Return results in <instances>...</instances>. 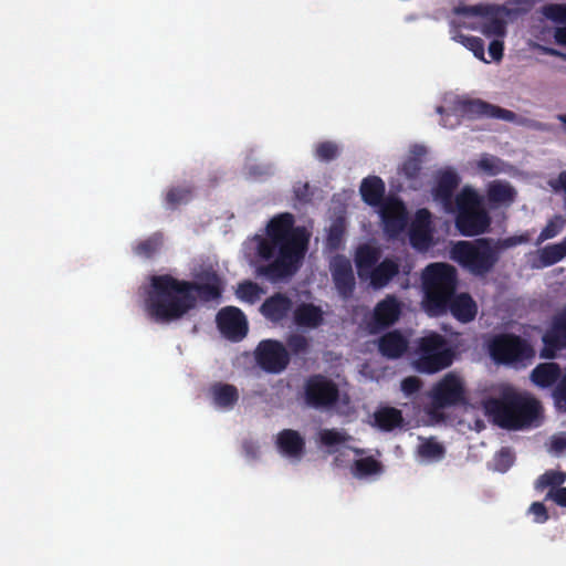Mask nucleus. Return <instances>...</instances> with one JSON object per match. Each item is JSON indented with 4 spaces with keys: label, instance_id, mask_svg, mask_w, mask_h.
Listing matches in <instances>:
<instances>
[{
    "label": "nucleus",
    "instance_id": "f257e3e1",
    "mask_svg": "<svg viewBox=\"0 0 566 566\" xmlns=\"http://www.w3.org/2000/svg\"><path fill=\"white\" fill-rule=\"evenodd\" d=\"M223 289V281L214 271L202 272L197 281L179 280L170 274L153 275L146 311L157 323H171L196 308L198 302L218 301Z\"/></svg>",
    "mask_w": 566,
    "mask_h": 566
},
{
    "label": "nucleus",
    "instance_id": "f03ea898",
    "mask_svg": "<svg viewBox=\"0 0 566 566\" xmlns=\"http://www.w3.org/2000/svg\"><path fill=\"white\" fill-rule=\"evenodd\" d=\"M311 234L304 227H295L290 212L274 216L266 226L265 237H258V254L266 265L256 269L259 276L275 283L294 276L303 265Z\"/></svg>",
    "mask_w": 566,
    "mask_h": 566
},
{
    "label": "nucleus",
    "instance_id": "7ed1b4c3",
    "mask_svg": "<svg viewBox=\"0 0 566 566\" xmlns=\"http://www.w3.org/2000/svg\"><path fill=\"white\" fill-rule=\"evenodd\" d=\"M423 311L431 317L446 315L447 302L457 292L459 276L457 269L448 263H431L421 275Z\"/></svg>",
    "mask_w": 566,
    "mask_h": 566
},
{
    "label": "nucleus",
    "instance_id": "20e7f679",
    "mask_svg": "<svg viewBox=\"0 0 566 566\" xmlns=\"http://www.w3.org/2000/svg\"><path fill=\"white\" fill-rule=\"evenodd\" d=\"M485 410L500 427L517 430L535 424L542 407L536 399L512 391L488 400Z\"/></svg>",
    "mask_w": 566,
    "mask_h": 566
},
{
    "label": "nucleus",
    "instance_id": "39448f33",
    "mask_svg": "<svg viewBox=\"0 0 566 566\" xmlns=\"http://www.w3.org/2000/svg\"><path fill=\"white\" fill-rule=\"evenodd\" d=\"M451 258L475 276L490 273L500 260L493 238L458 241L451 249Z\"/></svg>",
    "mask_w": 566,
    "mask_h": 566
},
{
    "label": "nucleus",
    "instance_id": "423d86ee",
    "mask_svg": "<svg viewBox=\"0 0 566 566\" xmlns=\"http://www.w3.org/2000/svg\"><path fill=\"white\" fill-rule=\"evenodd\" d=\"M455 203V228L462 235L475 237L489 231L491 218L474 190L464 189L457 197Z\"/></svg>",
    "mask_w": 566,
    "mask_h": 566
},
{
    "label": "nucleus",
    "instance_id": "0eeeda50",
    "mask_svg": "<svg viewBox=\"0 0 566 566\" xmlns=\"http://www.w3.org/2000/svg\"><path fill=\"white\" fill-rule=\"evenodd\" d=\"M415 368L424 374H434L448 368L453 361V352L447 339L438 334L430 333L418 342Z\"/></svg>",
    "mask_w": 566,
    "mask_h": 566
},
{
    "label": "nucleus",
    "instance_id": "6e6552de",
    "mask_svg": "<svg viewBox=\"0 0 566 566\" xmlns=\"http://www.w3.org/2000/svg\"><path fill=\"white\" fill-rule=\"evenodd\" d=\"M493 359L500 364L526 366L535 357V349L524 338L515 334L497 336L490 345Z\"/></svg>",
    "mask_w": 566,
    "mask_h": 566
},
{
    "label": "nucleus",
    "instance_id": "1a4fd4ad",
    "mask_svg": "<svg viewBox=\"0 0 566 566\" xmlns=\"http://www.w3.org/2000/svg\"><path fill=\"white\" fill-rule=\"evenodd\" d=\"M430 403L428 412L436 415L449 407L458 406L465 401L464 384L455 373L446 374L429 392Z\"/></svg>",
    "mask_w": 566,
    "mask_h": 566
},
{
    "label": "nucleus",
    "instance_id": "9d476101",
    "mask_svg": "<svg viewBox=\"0 0 566 566\" xmlns=\"http://www.w3.org/2000/svg\"><path fill=\"white\" fill-rule=\"evenodd\" d=\"M305 402L315 409L329 408L337 403L339 389L331 378L316 374L310 376L304 385Z\"/></svg>",
    "mask_w": 566,
    "mask_h": 566
},
{
    "label": "nucleus",
    "instance_id": "9b49d317",
    "mask_svg": "<svg viewBox=\"0 0 566 566\" xmlns=\"http://www.w3.org/2000/svg\"><path fill=\"white\" fill-rule=\"evenodd\" d=\"M256 365L268 374H280L286 369L291 357L287 348L276 339H263L254 349Z\"/></svg>",
    "mask_w": 566,
    "mask_h": 566
},
{
    "label": "nucleus",
    "instance_id": "f8f14e48",
    "mask_svg": "<svg viewBox=\"0 0 566 566\" xmlns=\"http://www.w3.org/2000/svg\"><path fill=\"white\" fill-rule=\"evenodd\" d=\"M542 343L539 357L544 359H554L559 352L566 349V303L559 312L553 315L542 336Z\"/></svg>",
    "mask_w": 566,
    "mask_h": 566
},
{
    "label": "nucleus",
    "instance_id": "ddd939ff",
    "mask_svg": "<svg viewBox=\"0 0 566 566\" xmlns=\"http://www.w3.org/2000/svg\"><path fill=\"white\" fill-rule=\"evenodd\" d=\"M455 109L469 118L486 117L499 118L506 122H513L516 118V114L514 112L490 104L479 98L459 99L455 103Z\"/></svg>",
    "mask_w": 566,
    "mask_h": 566
},
{
    "label": "nucleus",
    "instance_id": "4468645a",
    "mask_svg": "<svg viewBox=\"0 0 566 566\" xmlns=\"http://www.w3.org/2000/svg\"><path fill=\"white\" fill-rule=\"evenodd\" d=\"M216 323L221 334L230 340H241L248 334V322L244 313L235 306L221 308Z\"/></svg>",
    "mask_w": 566,
    "mask_h": 566
},
{
    "label": "nucleus",
    "instance_id": "2eb2a0df",
    "mask_svg": "<svg viewBox=\"0 0 566 566\" xmlns=\"http://www.w3.org/2000/svg\"><path fill=\"white\" fill-rule=\"evenodd\" d=\"M379 212L385 233L389 238H397L405 230L408 221L403 202L397 198H387Z\"/></svg>",
    "mask_w": 566,
    "mask_h": 566
},
{
    "label": "nucleus",
    "instance_id": "dca6fc26",
    "mask_svg": "<svg viewBox=\"0 0 566 566\" xmlns=\"http://www.w3.org/2000/svg\"><path fill=\"white\" fill-rule=\"evenodd\" d=\"M331 273L338 294L343 298L350 297L356 286L350 261L344 255L335 256L331 264Z\"/></svg>",
    "mask_w": 566,
    "mask_h": 566
},
{
    "label": "nucleus",
    "instance_id": "f3484780",
    "mask_svg": "<svg viewBox=\"0 0 566 566\" xmlns=\"http://www.w3.org/2000/svg\"><path fill=\"white\" fill-rule=\"evenodd\" d=\"M450 313L453 318L462 324L471 323L478 314V304L473 297L467 293H454L447 302L446 314Z\"/></svg>",
    "mask_w": 566,
    "mask_h": 566
},
{
    "label": "nucleus",
    "instance_id": "a211bd4d",
    "mask_svg": "<svg viewBox=\"0 0 566 566\" xmlns=\"http://www.w3.org/2000/svg\"><path fill=\"white\" fill-rule=\"evenodd\" d=\"M382 251L379 247L370 243L359 244L354 253V263L357 275L361 281H366L368 273L381 260Z\"/></svg>",
    "mask_w": 566,
    "mask_h": 566
},
{
    "label": "nucleus",
    "instance_id": "6ab92c4d",
    "mask_svg": "<svg viewBox=\"0 0 566 566\" xmlns=\"http://www.w3.org/2000/svg\"><path fill=\"white\" fill-rule=\"evenodd\" d=\"M379 354L387 359H398L405 355L409 340L398 329L385 333L377 342Z\"/></svg>",
    "mask_w": 566,
    "mask_h": 566
},
{
    "label": "nucleus",
    "instance_id": "aec40b11",
    "mask_svg": "<svg viewBox=\"0 0 566 566\" xmlns=\"http://www.w3.org/2000/svg\"><path fill=\"white\" fill-rule=\"evenodd\" d=\"M400 264L395 258H385L380 260L366 276V281L376 289H384L399 274Z\"/></svg>",
    "mask_w": 566,
    "mask_h": 566
},
{
    "label": "nucleus",
    "instance_id": "412c9836",
    "mask_svg": "<svg viewBox=\"0 0 566 566\" xmlns=\"http://www.w3.org/2000/svg\"><path fill=\"white\" fill-rule=\"evenodd\" d=\"M292 306V300L285 294L277 292L263 302L260 312L270 322L280 323L287 317Z\"/></svg>",
    "mask_w": 566,
    "mask_h": 566
},
{
    "label": "nucleus",
    "instance_id": "4be33fe9",
    "mask_svg": "<svg viewBox=\"0 0 566 566\" xmlns=\"http://www.w3.org/2000/svg\"><path fill=\"white\" fill-rule=\"evenodd\" d=\"M401 306L394 295L386 296L374 310V324L384 329L394 325L400 317Z\"/></svg>",
    "mask_w": 566,
    "mask_h": 566
},
{
    "label": "nucleus",
    "instance_id": "5701e85b",
    "mask_svg": "<svg viewBox=\"0 0 566 566\" xmlns=\"http://www.w3.org/2000/svg\"><path fill=\"white\" fill-rule=\"evenodd\" d=\"M429 149L422 144L410 145L407 156L399 167V175L418 177L422 166L428 161Z\"/></svg>",
    "mask_w": 566,
    "mask_h": 566
},
{
    "label": "nucleus",
    "instance_id": "b1692460",
    "mask_svg": "<svg viewBox=\"0 0 566 566\" xmlns=\"http://www.w3.org/2000/svg\"><path fill=\"white\" fill-rule=\"evenodd\" d=\"M277 448L290 458H301L305 450L304 438L293 429H284L277 434Z\"/></svg>",
    "mask_w": 566,
    "mask_h": 566
},
{
    "label": "nucleus",
    "instance_id": "393cba45",
    "mask_svg": "<svg viewBox=\"0 0 566 566\" xmlns=\"http://www.w3.org/2000/svg\"><path fill=\"white\" fill-rule=\"evenodd\" d=\"M293 318L298 327L317 328L323 324L324 313L313 303H302L294 310Z\"/></svg>",
    "mask_w": 566,
    "mask_h": 566
},
{
    "label": "nucleus",
    "instance_id": "a878e982",
    "mask_svg": "<svg viewBox=\"0 0 566 566\" xmlns=\"http://www.w3.org/2000/svg\"><path fill=\"white\" fill-rule=\"evenodd\" d=\"M562 370L557 363L538 364L531 373V380L541 388H548L560 378Z\"/></svg>",
    "mask_w": 566,
    "mask_h": 566
},
{
    "label": "nucleus",
    "instance_id": "bb28decb",
    "mask_svg": "<svg viewBox=\"0 0 566 566\" xmlns=\"http://www.w3.org/2000/svg\"><path fill=\"white\" fill-rule=\"evenodd\" d=\"M363 200L373 207H381L385 199V184L382 179H363L360 185Z\"/></svg>",
    "mask_w": 566,
    "mask_h": 566
},
{
    "label": "nucleus",
    "instance_id": "cd10ccee",
    "mask_svg": "<svg viewBox=\"0 0 566 566\" xmlns=\"http://www.w3.org/2000/svg\"><path fill=\"white\" fill-rule=\"evenodd\" d=\"M344 147L340 143L332 139H324L313 145V157L315 160L329 164L337 160L343 154Z\"/></svg>",
    "mask_w": 566,
    "mask_h": 566
},
{
    "label": "nucleus",
    "instance_id": "c85d7f7f",
    "mask_svg": "<svg viewBox=\"0 0 566 566\" xmlns=\"http://www.w3.org/2000/svg\"><path fill=\"white\" fill-rule=\"evenodd\" d=\"M211 395L216 406L224 409L232 408L239 400V392L235 386L217 382L211 386Z\"/></svg>",
    "mask_w": 566,
    "mask_h": 566
},
{
    "label": "nucleus",
    "instance_id": "c756f323",
    "mask_svg": "<svg viewBox=\"0 0 566 566\" xmlns=\"http://www.w3.org/2000/svg\"><path fill=\"white\" fill-rule=\"evenodd\" d=\"M375 423L381 430L391 431L401 426L403 418L399 409L394 407H384L374 415Z\"/></svg>",
    "mask_w": 566,
    "mask_h": 566
},
{
    "label": "nucleus",
    "instance_id": "7c9ffc66",
    "mask_svg": "<svg viewBox=\"0 0 566 566\" xmlns=\"http://www.w3.org/2000/svg\"><path fill=\"white\" fill-rule=\"evenodd\" d=\"M193 198V189L191 187H172L165 197L166 207L176 210L182 205L189 203Z\"/></svg>",
    "mask_w": 566,
    "mask_h": 566
},
{
    "label": "nucleus",
    "instance_id": "2f4dec72",
    "mask_svg": "<svg viewBox=\"0 0 566 566\" xmlns=\"http://www.w3.org/2000/svg\"><path fill=\"white\" fill-rule=\"evenodd\" d=\"M476 167L488 175H500V174H510L511 166L504 163L502 159L489 155L483 154L481 158L476 161Z\"/></svg>",
    "mask_w": 566,
    "mask_h": 566
},
{
    "label": "nucleus",
    "instance_id": "473e14b6",
    "mask_svg": "<svg viewBox=\"0 0 566 566\" xmlns=\"http://www.w3.org/2000/svg\"><path fill=\"white\" fill-rule=\"evenodd\" d=\"M515 190L507 184L494 182L490 186L488 198L493 203H509L514 200Z\"/></svg>",
    "mask_w": 566,
    "mask_h": 566
},
{
    "label": "nucleus",
    "instance_id": "72a5a7b5",
    "mask_svg": "<svg viewBox=\"0 0 566 566\" xmlns=\"http://www.w3.org/2000/svg\"><path fill=\"white\" fill-rule=\"evenodd\" d=\"M566 481V473L564 471L547 470L535 482V489L543 491L546 488L549 490L557 489Z\"/></svg>",
    "mask_w": 566,
    "mask_h": 566
},
{
    "label": "nucleus",
    "instance_id": "f704fd0d",
    "mask_svg": "<svg viewBox=\"0 0 566 566\" xmlns=\"http://www.w3.org/2000/svg\"><path fill=\"white\" fill-rule=\"evenodd\" d=\"M262 293H264L263 289L250 280L239 283L235 291L238 298L250 304H254Z\"/></svg>",
    "mask_w": 566,
    "mask_h": 566
},
{
    "label": "nucleus",
    "instance_id": "c9c22d12",
    "mask_svg": "<svg viewBox=\"0 0 566 566\" xmlns=\"http://www.w3.org/2000/svg\"><path fill=\"white\" fill-rule=\"evenodd\" d=\"M409 241L419 251L428 250L432 244V229L410 228Z\"/></svg>",
    "mask_w": 566,
    "mask_h": 566
},
{
    "label": "nucleus",
    "instance_id": "e433bc0d",
    "mask_svg": "<svg viewBox=\"0 0 566 566\" xmlns=\"http://www.w3.org/2000/svg\"><path fill=\"white\" fill-rule=\"evenodd\" d=\"M161 243V235L158 233H154L147 239L138 242L134 248V252L139 256L148 259L151 258L160 249Z\"/></svg>",
    "mask_w": 566,
    "mask_h": 566
},
{
    "label": "nucleus",
    "instance_id": "4c0bfd02",
    "mask_svg": "<svg viewBox=\"0 0 566 566\" xmlns=\"http://www.w3.org/2000/svg\"><path fill=\"white\" fill-rule=\"evenodd\" d=\"M354 468L357 476H368L381 472V463L373 457L356 460Z\"/></svg>",
    "mask_w": 566,
    "mask_h": 566
},
{
    "label": "nucleus",
    "instance_id": "58836bf2",
    "mask_svg": "<svg viewBox=\"0 0 566 566\" xmlns=\"http://www.w3.org/2000/svg\"><path fill=\"white\" fill-rule=\"evenodd\" d=\"M444 452L443 446L433 440H426L419 446V454L426 459L439 460L444 455Z\"/></svg>",
    "mask_w": 566,
    "mask_h": 566
},
{
    "label": "nucleus",
    "instance_id": "ea45409f",
    "mask_svg": "<svg viewBox=\"0 0 566 566\" xmlns=\"http://www.w3.org/2000/svg\"><path fill=\"white\" fill-rule=\"evenodd\" d=\"M286 346L290 354L300 355L307 353L310 343L304 335L294 333L287 336Z\"/></svg>",
    "mask_w": 566,
    "mask_h": 566
},
{
    "label": "nucleus",
    "instance_id": "a19ab883",
    "mask_svg": "<svg viewBox=\"0 0 566 566\" xmlns=\"http://www.w3.org/2000/svg\"><path fill=\"white\" fill-rule=\"evenodd\" d=\"M348 440V436L336 429H323L319 432V441L326 447H334L342 444Z\"/></svg>",
    "mask_w": 566,
    "mask_h": 566
},
{
    "label": "nucleus",
    "instance_id": "79ce46f5",
    "mask_svg": "<svg viewBox=\"0 0 566 566\" xmlns=\"http://www.w3.org/2000/svg\"><path fill=\"white\" fill-rule=\"evenodd\" d=\"M542 13L555 23H566V4L549 3L542 8Z\"/></svg>",
    "mask_w": 566,
    "mask_h": 566
},
{
    "label": "nucleus",
    "instance_id": "37998d69",
    "mask_svg": "<svg viewBox=\"0 0 566 566\" xmlns=\"http://www.w3.org/2000/svg\"><path fill=\"white\" fill-rule=\"evenodd\" d=\"M564 258V254L558 244L546 245L542 249L539 259L543 266H551L559 262Z\"/></svg>",
    "mask_w": 566,
    "mask_h": 566
},
{
    "label": "nucleus",
    "instance_id": "c03bdc74",
    "mask_svg": "<svg viewBox=\"0 0 566 566\" xmlns=\"http://www.w3.org/2000/svg\"><path fill=\"white\" fill-rule=\"evenodd\" d=\"M565 220L560 216H556L554 219L549 220L547 224L544 227L539 234L541 240H548L556 237L563 229Z\"/></svg>",
    "mask_w": 566,
    "mask_h": 566
},
{
    "label": "nucleus",
    "instance_id": "a18cd8bd",
    "mask_svg": "<svg viewBox=\"0 0 566 566\" xmlns=\"http://www.w3.org/2000/svg\"><path fill=\"white\" fill-rule=\"evenodd\" d=\"M463 45L469 49L475 57L485 61L484 59V42L479 36H462Z\"/></svg>",
    "mask_w": 566,
    "mask_h": 566
},
{
    "label": "nucleus",
    "instance_id": "49530a36",
    "mask_svg": "<svg viewBox=\"0 0 566 566\" xmlns=\"http://www.w3.org/2000/svg\"><path fill=\"white\" fill-rule=\"evenodd\" d=\"M482 32L488 36H503L505 34V22L496 17H493L483 24Z\"/></svg>",
    "mask_w": 566,
    "mask_h": 566
},
{
    "label": "nucleus",
    "instance_id": "de8ad7c7",
    "mask_svg": "<svg viewBox=\"0 0 566 566\" xmlns=\"http://www.w3.org/2000/svg\"><path fill=\"white\" fill-rule=\"evenodd\" d=\"M526 240L524 235H513L504 239H493V245L500 256L503 250L522 244L526 242Z\"/></svg>",
    "mask_w": 566,
    "mask_h": 566
},
{
    "label": "nucleus",
    "instance_id": "09e8293b",
    "mask_svg": "<svg viewBox=\"0 0 566 566\" xmlns=\"http://www.w3.org/2000/svg\"><path fill=\"white\" fill-rule=\"evenodd\" d=\"M514 457L509 448H502L495 457V465L500 472H506L513 464Z\"/></svg>",
    "mask_w": 566,
    "mask_h": 566
},
{
    "label": "nucleus",
    "instance_id": "8fccbe9b",
    "mask_svg": "<svg viewBox=\"0 0 566 566\" xmlns=\"http://www.w3.org/2000/svg\"><path fill=\"white\" fill-rule=\"evenodd\" d=\"M558 380L559 381L554 389L553 396L556 407L559 410L566 411V374Z\"/></svg>",
    "mask_w": 566,
    "mask_h": 566
},
{
    "label": "nucleus",
    "instance_id": "3c124183",
    "mask_svg": "<svg viewBox=\"0 0 566 566\" xmlns=\"http://www.w3.org/2000/svg\"><path fill=\"white\" fill-rule=\"evenodd\" d=\"M344 229L338 223H333L329 228L328 234H327V243L331 248L337 249L343 239Z\"/></svg>",
    "mask_w": 566,
    "mask_h": 566
},
{
    "label": "nucleus",
    "instance_id": "603ef678",
    "mask_svg": "<svg viewBox=\"0 0 566 566\" xmlns=\"http://www.w3.org/2000/svg\"><path fill=\"white\" fill-rule=\"evenodd\" d=\"M528 512L534 515V522L538 524H543L549 518L547 509L542 502H533Z\"/></svg>",
    "mask_w": 566,
    "mask_h": 566
},
{
    "label": "nucleus",
    "instance_id": "864d4df0",
    "mask_svg": "<svg viewBox=\"0 0 566 566\" xmlns=\"http://www.w3.org/2000/svg\"><path fill=\"white\" fill-rule=\"evenodd\" d=\"M432 229L431 213L428 209H419L410 228Z\"/></svg>",
    "mask_w": 566,
    "mask_h": 566
},
{
    "label": "nucleus",
    "instance_id": "5fc2aeb1",
    "mask_svg": "<svg viewBox=\"0 0 566 566\" xmlns=\"http://www.w3.org/2000/svg\"><path fill=\"white\" fill-rule=\"evenodd\" d=\"M421 386L422 381L416 376L406 377L401 381V390L408 396L418 392Z\"/></svg>",
    "mask_w": 566,
    "mask_h": 566
},
{
    "label": "nucleus",
    "instance_id": "6e6d98bb",
    "mask_svg": "<svg viewBox=\"0 0 566 566\" xmlns=\"http://www.w3.org/2000/svg\"><path fill=\"white\" fill-rule=\"evenodd\" d=\"M546 500H552L557 505L566 507V488L559 486L557 489L549 490L546 494Z\"/></svg>",
    "mask_w": 566,
    "mask_h": 566
},
{
    "label": "nucleus",
    "instance_id": "4d7b16f0",
    "mask_svg": "<svg viewBox=\"0 0 566 566\" xmlns=\"http://www.w3.org/2000/svg\"><path fill=\"white\" fill-rule=\"evenodd\" d=\"M274 174L273 167L269 164H256L250 167L251 177H266Z\"/></svg>",
    "mask_w": 566,
    "mask_h": 566
},
{
    "label": "nucleus",
    "instance_id": "13d9d810",
    "mask_svg": "<svg viewBox=\"0 0 566 566\" xmlns=\"http://www.w3.org/2000/svg\"><path fill=\"white\" fill-rule=\"evenodd\" d=\"M504 44L500 40H493L489 45V54L494 61H500L503 56Z\"/></svg>",
    "mask_w": 566,
    "mask_h": 566
},
{
    "label": "nucleus",
    "instance_id": "bf43d9fd",
    "mask_svg": "<svg viewBox=\"0 0 566 566\" xmlns=\"http://www.w3.org/2000/svg\"><path fill=\"white\" fill-rule=\"evenodd\" d=\"M465 11L470 12L471 14H474V15H489L490 13L493 12V9L489 6H472V7H469L465 9Z\"/></svg>",
    "mask_w": 566,
    "mask_h": 566
},
{
    "label": "nucleus",
    "instance_id": "052dcab7",
    "mask_svg": "<svg viewBox=\"0 0 566 566\" xmlns=\"http://www.w3.org/2000/svg\"><path fill=\"white\" fill-rule=\"evenodd\" d=\"M549 186L555 191L564 192V201L566 203V179H549Z\"/></svg>",
    "mask_w": 566,
    "mask_h": 566
},
{
    "label": "nucleus",
    "instance_id": "680f3d73",
    "mask_svg": "<svg viewBox=\"0 0 566 566\" xmlns=\"http://www.w3.org/2000/svg\"><path fill=\"white\" fill-rule=\"evenodd\" d=\"M432 177H459L455 169L452 167H443L433 172Z\"/></svg>",
    "mask_w": 566,
    "mask_h": 566
},
{
    "label": "nucleus",
    "instance_id": "e2e57ef3",
    "mask_svg": "<svg viewBox=\"0 0 566 566\" xmlns=\"http://www.w3.org/2000/svg\"><path fill=\"white\" fill-rule=\"evenodd\" d=\"M554 38L558 44L566 45V25L557 28L555 30Z\"/></svg>",
    "mask_w": 566,
    "mask_h": 566
},
{
    "label": "nucleus",
    "instance_id": "0e129e2a",
    "mask_svg": "<svg viewBox=\"0 0 566 566\" xmlns=\"http://www.w3.org/2000/svg\"><path fill=\"white\" fill-rule=\"evenodd\" d=\"M307 190H308V185H307V182H305V184L303 185V190H301L300 188H297V189L295 190V195H296L297 199H300V200H302V201H307V200H308V198H307Z\"/></svg>",
    "mask_w": 566,
    "mask_h": 566
},
{
    "label": "nucleus",
    "instance_id": "69168bd1",
    "mask_svg": "<svg viewBox=\"0 0 566 566\" xmlns=\"http://www.w3.org/2000/svg\"><path fill=\"white\" fill-rule=\"evenodd\" d=\"M439 180L442 181L440 184V188H442L444 185L452 188V187H457L461 179L452 178V179H439Z\"/></svg>",
    "mask_w": 566,
    "mask_h": 566
},
{
    "label": "nucleus",
    "instance_id": "338daca9",
    "mask_svg": "<svg viewBox=\"0 0 566 566\" xmlns=\"http://www.w3.org/2000/svg\"><path fill=\"white\" fill-rule=\"evenodd\" d=\"M553 447L555 450L560 451L566 448V440L565 439H556L553 442Z\"/></svg>",
    "mask_w": 566,
    "mask_h": 566
},
{
    "label": "nucleus",
    "instance_id": "774afa93",
    "mask_svg": "<svg viewBox=\"0 0 566 566\" xmlns=\"http://www.w3.org/2000/svg\"><path fill=\"white\" fill-rule=\"evenodd\" d=\"M544 50H545L546 53H548L551 55L559 56V57L566 60V54L562 53L560 51H558L556 49L545 48Z\"/></svg>",
    "mask_w": 566,
    "mask_h": 566
}]
</instances>
